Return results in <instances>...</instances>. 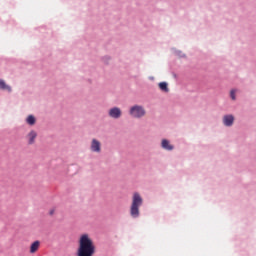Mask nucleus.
I'll list each match as a JSON object with an SVG mask.
<instances>
[{
  "label": "nucleus",
  "instance_id": "f257e3e1",
  "mask_svg": "<svg viewBox=\"0 0 256 256\" xmlns=\"http://www.w3.org/2000/svg\"><path fill=\"white\" fill-rule=\"evenodd\" d=\"M96 253V245L88 234L80 236L78 241L77 256H94Z\"/></svg>",
  "mask_w": 256,
  "mask_h": 256
},
{
  "label": "nucleus",
  "instance_id": "f03ea898",
  "mask_svg": "<svg viewBox=\"0 0 256 256\" xmlns=\"http://www.w3.org/2000/svg\"><path fill=\"white\" fill-rule=\"evenodd\" d=\"M144 200L139 194V192H135L132 196V202L130 206V215L132 218H139L140 217V207L143 205Z\"/></svg>",
  "mask_w": 256,
  "mask_h": 256
},
{
  "label": "nucleus",
  "instance_id": "7ed1b4c3",
  "mask_svg": "<svg viewBox=\"0 0 256 256\" xmlns=\"http://www.w3.org/2000/svg\"><path fill=\"white\" fill-rule=\"evenodd\" d=\"M129 114L132 118L141 119L146 116V109L142 105H133L130 107Z\"/></svg>",
  "mask_w": 256,
  "mask_h": 256
},
{
  "label": "nucleus",
  "instance_id": "20e7f679",
  "mask_svg": "<svg viewBox=\"0 0 256 256\" xmlns=\"http://www.w3.org/2000/svg\"><path fill=\"white\" fill-rule=\"evenodd\" d=\"M108 114L113 119H119L122 116V110L119 107H113L109 110Z\"/></svg>",
  "mask_w": 256,
  "mask_h": 256
},
{
  "label": "nucleus",
  "instance_id": "39448f33",
  "mask_svg": "<svg viewBox=\"0 0 256 256\" xmlns=\"http://www.w3.org/2000/svg\"><path fill=\"white\" fill-rule=\"evenodd\" d=\"M90 149L92 152L101 153V142H99V140H96V138H93Z\"/></svg>",
  "mask_w": 256,
  "mask_h": 256
},
{
  "label": "nucleus",
  "instance_id": "423d86ee",
  "mask_svg": "<svg viewBox=\"0 0 256 256\" xmlns=\"http://www.w3.org/2000/svg\"><path fill=\"white\" fill-rule=\"evenodd\" d=\"M37 137H38V133L36 132V130H31V131L27 134V136H26L27 141H28V144H29V145L35 144V141H36Z\"/></svg>",
  "mask_w": 256,
  "mask_h": 256
},
{
  "label": "nucleus",
  "instance_id": "0eeeda50",
  "mask_svg": "<svg viewBox=\"0 0 256 256\" xmlns=\"http://www.w3.org/2000/svg\"><path fill=\"white\" fill-rule=\"evenodd\" d=\"M234 121H235V117L233 115H225L223 117V123L227 127L233 126Z\"/></svg>",
  "mask_w": 256,
  "mask_h": 256
},
{
  "label": "nucleus",
  "instance_id": "6e6552de",
  "mask_svg": "<svg viewBox=\"0 0 256 256\" xmlns=\"http://www.w3.org/2000/svg\"><path fill=\"white\" fill-rule=\"evenodd\" d=\"M41 246V242L40 241H35L31 244L30 246V253L31 254H35L36 252H38L39 248Z\"/></svg>",
  "mask_w": 256,
  "mask_h": 256
},
{
  "label": "nucleus",
  "instance_id": "1a4fd4ad",
  "mask_svg": "<svg viewBox=\"0 0 256 256\" xmlns=\"http://www.w3.org/2000/svg\"><path fill=\"white\" fill-rule=\"evenodd\" d=\"M161 146H162L163 149H165L167 151H173L174 150V146L172 144H170L169 140H162Z\"/></svg>",
  "mask_w": 256,
  "mask_h": 256
},
{
  "label": "nucleus",
  "instance_id": "9d476101",
  "mask_svg": "<svg viewBox=\"0 0 256 256\" xmlns=\"http://www.w3.org/2000/svg\"><path fill=\"white\" fill-rule=\"evenodd\" d=\"M0 89L1 90H6L8 92H12V88L11 86H9L8 84H6V82L3 79H0Z\"/></svg>",
  "mask_w": 256,
  "mask_h": 256
},
{
  "label": "nucleus",
  "instance_id": "9b49d317",
  "mask_svg": "<svg viewBox=\"0 0 256 256\" xmlns=\"http://www.w3.org/2000/svg\"><path fill=\"white\" fill-rule=\"evenodd\" d=\"M159 88L161 91L168 93L169 92V87L167 82H160L159 83Z\"/></svg>",
  "mask_w": 256,
  "mask_h": 256
},
{
  "label": "nucleus",
  "instance_id": "f8f14e48",
  "mask_svg": "<svg viewBox=\"0 0 256 256\" xmlns=\"http://www.w3.org/2000/svg\"><path fill=\"white\" fill-rule=\"evenodd\" d=\"M26 122H27V124H29L31 126L35 125V123H36L35 116L34 115H28V117L26 119Z\"/></svg>",
  "mask_w": 256,
  "mask_h": 256
},
{
  "label": "nucleus",
  "instance_id": "ddd939ff",
  "mask_svg": "<svg viewBox=\"0 0 256 256\" xmlns=\"http://www.w3.org/2000/svg\"><path fill=\"white\" fill-rule=\"evenodd\" d=\"M230 96L232 100H235V90L230 91Z\"/></svg>",
  "mask_w": 256,
  "mask_h": 256
},
{
  "label": "nucleus",
  "instance_id": "4468645a",
  "mask_svg": "<svg viewBox=\"0 0 256 256\" xmlns=\"http://www.w3.org/2000/svg\"><path fill=\"white\" fill-rule=\"evenodd\" d=\"M54 213H55V209H52V210L49 211L50 215H54Z\"/></svg>",
  "mask_w": 256,
  "mask_h": 256
}]
</instances>
